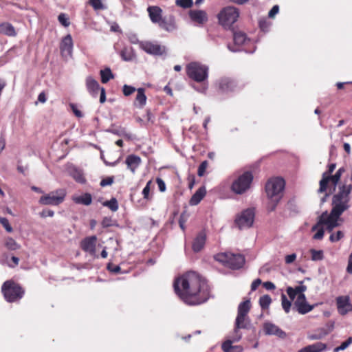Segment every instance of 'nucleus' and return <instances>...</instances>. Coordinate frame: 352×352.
Returning <instances> with one entry per match:
<instances>
[{"mask_svg":"<svg viewBox=\"0 0 352 352\" xmlns=\"http://www.w3.org/2000/svg\"><path fill=\"white\" fill-rule=\"evenodd\" d=\"M272 302L271 297L269 295H263L259 298V305L262 309H267Z\"/></svg>","mask_w":352,"mask_h":352,"instance_id":"obj_42","label":"nucleus"},{"mask_svg":"<svg viewBox=\"0 0 352 352\" xmlns=\"http://www.w3.org/2000/svg\"><path fill=\"white\" fill-rule=\"evenodd\" d=\"M158 25L161 28L167 32H173L177 29L175 19L173 15L162 18Z\"/></svg>","mask_w":352,"mask_h":352,"instance_id":"obj_22","label":"nucleus"},{"mask_svg":"<svg viewBox=\"0 0 352 352\" xmlns=\"http://www.w3.org/2000/svg\"><path fill=\"white\" fill-rule=\"evenodd\" d=\"M327 348V344L320 342L302 348L298 352H322Z\"/></svg>","mask_w":352,"mask_h":352,"instance_id":"obj_29","label":"nucleus"},{"mask_svg":"<svg viewBox=\"0 0 352 352\" xmlns=\"http://www.w3.org/2000/svg\"><path fill=\"white\" fill-rule=\"evenodd\" d=\"M250 320L248 316H237L235 320L234 332L232 333L234 335V341H239L242 338V333L239 331V329H248L250 328Z\"/></svg>","mask_w":352,"mask_h":352,"instance_id":"obj_14","label":"nucleus"},{"mask_svg":"<svg viewBox=\"0 0 352 352\" xmlns=\"http://www.w3.org/2000/svg\"><path fill=\"white\" fill-rule=\"evenodd\" d=\"M54 214V212L52 210H44L40 213V216L43 218L50 217H52Z\"/></svg>","mask_w":352,"mask_h":352,"instance_id":"obj_60","label":"nucleus"},{"mask_svg":"<svg viewBox=\"0 0 352 352\" xmlns=\"http://www.w3.org/2000/svg\"><path fill=\"white\" fill-rule=\"evenodd\" d=\"M310 253L311 255V260L314 261H321L324 258L323 251L322 250H316L314 249H311L310 250Z\"/></svg>","mask_w":352,"mask_h":352,"instance_id":"obj_44","label":"nucleus"},{"mask_svg":"<svg viewBox=\"0 0 352 352\" xmlns=\"http://www.w3.org/2000/svg\"><path fill=\"white\" fill-rule=\"evenodd\" d=\"M252 181V173L250 171H245L233 179L230 190L236 195H243L250 188Z\"/></svg>","mask_w":352,"mask_h":352,"instance_id":"obj_4","label":"nucleus"},{"mask_svg":"<svg viewBox=\"0 0 352 352\" xmlns=\"http://www.w3.org/2000/svg\"><path fill=\"white\" fill-rule=\"evenodd\" d=\"M343 236L344 234L342 233V232L338 231L336 233L331 234L329 240L331 242H336L340 240Z\"/></svg>","mask_w":352,"mask_h":352,"instance_id":"obj_51","label":"nucleus"},{"mask_svg":"<svg viewBox=\"0 0 352 352\" xmlns=\"http://www.w3.org/2000/svg\"><path fill=\"white\" fill-rule=\"evenodd\" d=\"M101 76V82L102 83L108 82L111 79L114 78L113 74L109 67H107L100 72Z\"/></svg>","mask_w":352,"mask_h":352,"instance_id":"obj_36","label":"nucleus"},{"mask_svg":"<svg viewBox=\"0 0 352 352\" xmlns=\"http://www.w3.org/2000/svg\"><path fill=\"white\" fill-rule=\"evenodd\" d=\"M279 11L278 6L276 5L272 7V8L270 10L268 13V16L270 18H273Z\"/></svg>","mask_w":352,"mask_h":352,"instance_id":"obj_61","label":"nucleus"},{"mask_svg":"<svg viewBox=\"0 0 352 352\" xmlns=\"http://www.w3.org/2000/svg\"><path fill=\"white\" fill-rule=\"evenodd\" d=\"M341 214H342L338 213L337 212H335L333 209L329 214L327 212H323L320 215L318 223L312 227L311 230L314 231L318 230L320 226L324 225L326 226L327 229L329 232H331L334 228L339 226L338 221Z\"/></svg>","mask_w":352,"mask_h":352,"instance_id":"obj_8","label":"nucleus"},{"mask_svg":"<svg viewBox=\"0 0 352 352\" xmlns=\"http://www.w3.org/2000/svg\"><path fill=\"white\" fill-rule=\"evenodd\" d=\"M120 55L122 59L126 61L131 60L134 57L132 49L128 48L123 49L120 52Z\"/></svg>","mask_w":352,"mask_h":352,"instance_id":"obj_40","label":"nucleus"},{"mask_svg":"<svg viewBox=\"0 0 352 352\" xmlns=\"http://www.w3.org/2000/svg\"><path fill=\"white\" fill-rule=\"evenodd\" d=\"M146 96L144 88H138L137 89V95L134 102V105L140 109L143 108L146 102Z\"/></svg>","mask_w":352,"mask_h":352,"instance_id":"obj_31","label":"nucleus"},{"mask_svg":"<svg viewBox=\"0 0 352 352\" xmlns=\"http://www.w3.org/2000/svg\"><path fill=\"white\" fill-rule=\"evenodd\" d=\"M264 331L267 335H274L279 338H284L286 333L282 331L278 326L270 323L266 322L264 324Z\"/></svg>","mask_w":352,"mask_h":352,"instance_id":"obj_23","label":"nucleus"},{"mask_svg":"<svg viewBox=\"0 0 352 352\" xmlns=\"http://www.w3.org/2000/svg\"><path fill=\"white\" fill-rule=\"evenodd\" d=\"M109 132H111L113 134H116L119 136L124 137L129 140L133 139L132 135L129 133H128L125 129L120 128L118 129H111L109 131Z\"/></svg>","mask_w":352,"mask_h":352,"instance_id":"obj_39","label":"nucleus"},{"mask_svg":"<svg viewBox=\"0 0 352 352\" xmlns=\"http://www.w3.org/2000/svg\"><path fill=\"white\" fill-rule=\"evenodd\" d=\"M89 3L96 10L107 9L106 6L102 3V0H89Z\"/></svg>","mask_w":352,"mask_h":352,"instance_id":"obj_43","label":"nucleus"},{"mask_svg":"<svg viewBox=\"0 0 352 352\" xmlns=\"http://www.w3.org/2000/svg\"><path fill=\"white\" fill-rule=\"evenodd\" d=\"M0 223L2 224V226L4 227V228L8 232H12V228L10 225V223L8 220L5 217H0Z\"/></svg>","mask_w":352,"mask_h":352,"instance_id":"obj_49","label":"nucleus"},{"mask_svg":"<svg viewBox=\"0 0 352 352\" xmlns=\"http://www.w3.org/2000/svg\"><path fill=\"white\" fill-rule=\"evenodd\" d=\"M296 254L295 253L287 255L285 258V261L286 264H291L295 261L296 259Z\"/></svg>","mask_w":352,"mask_h":352,"instance_id":"obj_57","label":"nucleus"},{"mask_svg":"<svg viewBox=\"0 0 352 352\" xmlns=\"http://www.w3.org/2000/svg\"><path fill=\"white\" fill-rule=\"evenodd\" d=\"M1 291L6 300L10 302L20 300L24 294L22 287L11 280H7L3 284Z\"/></svg>","mask_w":352,"mask_h":352,"instance_id":"obj_7","label":"nucleus"},{"mask_svg":"<svg viewBox=\"0 0 352 352\" xmlns=\"http://www.w3.org/2000/svg\"><path fill=\"white\" fill-rule=\"evenodd\" d=\"M58 20L59 23L64 27H68L70 24L69 19L67 14L65 13H60L58 16Z\"/></svg>","mask_w":352,"mask_h":352,"instance_id":"obj_48","label":"nucleus"},{"mask_svg":"<svg viewBox=\"0 0 352 352\" xmlns=\"http://www.w3.org/2000/svg\"><path fill=\"white\" fill-rule=\"evenodd\" d=\"M140 47L147 54L153 56H161L166 53V47L157 43L151 41H141Z\"/></svg>","mask_w":352,"mask_h":352,"instance_id":"obj_13","label":"nucleus"},{"mask_svg":"<svg viewBox=\"0 0 352 352\" xmlns=\"http://www.w3.org/2000/svg\"><path fill=\"white\" fill-rule=\"evenodd\" d=\"M186 74L193 80L202 82L208 78V67L199 63L192 62L186 65Z\"/></svg>","mask_w":352,"mask_h":352,"instance_id":"obj_6","label":"nucleus"},{"mask_svg":"<svg viewBox=\"0 0 352 352\" xmlns=\"http://www.w3.org/2000/svg\"><path fill=\"white\" fill-rule=\"evenodd\" d=\"M328 331L325 328H320L313 333H309L307 335V338L309 340H320L328 334Z\"/></svg>","mask_w":352,"mask_h":352,"instance_id":"obj_33","label":"nucleus"},{"mask_svg":"<svg viewBox=\"0 0 352 352\" xmlns=\"http://www.w3.org/2000/svg\"><path fill=\"white\" fill-rule=\"evenodd\" d=\"M173 287L177 295L189 305L204 303L210 298V287L206 280L195 272L176 278Z\"/></svg>","mask_w":352,"mask_h":352,"instance_id":"obj_1","label":"nucleus"},{"mask_svg":"<svg viewBox=\"0 0 352 352\" xmlns=\"http://www.w3.org/2000/svg\"><path fill=\"white\" fill-rule=\"evenodd\" d=\"M285 186V181L280 177L272 178L267 182L265 191L270 200L267 206V210L270 212L276 209L278 203L282 199Z\"/></svg>","mask_w":352,"mask_h":352,"instance_id":"obj_2","label":"nucleus"},{"mask_svg":"<svg viewBox=\"0 0 352 352\" xmlns=\"http://www.w3.org/2000/svg\"><path fill=\"white\" fill-rule=\"evenodd\" d=\"M345 172L344 168L342 167L340 168L337 172L335 173L334 175L331 176L330 175H328L327 173H324L322 174V178L320 181V188L318 189V192H324L327 189V185L329 182H331L333 185V190H335L336 187L339 182L340 177Z\"/></svg>","mask_w":352,"mask_h":352,"instance_id":"obj_11","label":"nucleus"},{"mask_svg":"<svg viewBox=\"0 0 352 352\" xmlns=\"http://www.w3.org/2000/svg\"><path fill=\"white\" fill-rule=\"evenodd\" d=\"M127 37H128L129 41L131 43H133V44L138 43L140 45V42L139 41L137 34H135L134 33H129V34H128Z\"/></svg>","mask_w":352,"mask_h":352,"instance_id":"obj_56","label":"nucleus"},{"mask_svg":"<svg viewBox=\"0 0 352 352\" xmlns=\"http://www.w3.org/2000/svg\"><path fill=\"white\" fill-rule=\"evenodd\" d=\"M125 162L127 165L128 168L131 170V171L134 173L136 168L139 166L141 163V159L140 157L135 155H129Z\"/></svg>","mask_w":352,"mask_h":352,"instance_id":"obj_30","label":"nucleus"},{"mask_svg":"<svg viewBox=\"0 0 352 352\" xmlns=\"http://www.w3.org/2000/svg\"><path fill=\"white\" fill-rule=\"evenodd\" d=\"M286 291H287V295L292 300H294L295 298V297L297 296V294L294 292V290L293 289V287H288L287 288Z\"/></svg>","mask_w":352,"mask_h":352,"instance_id":"obj_62","label":"nucleus"},{"mask_svg":"<svg viewBox=\"0 0 352 352\" xmlns=\"http://www.w3.org/2000/svg\"><path fill=\"white\" fill-rule=\"evenodd\" d=\"M352 190V185H342L339 188V191L333 197V208L335 212L342 214L350 207V193Z\"/></svg>","mask_w":352,"mask_h":352,"instance_id":"obj_3","label":"nucleus"},{"mask_svg":"<svg viewBox=\"0 0 352 352\" xmlns=\"http://www.w3.org/2000/svg\"><path fill=\"white\" fill-rule=\"evenodd\" d=\"M72 200L76 204L89 206L91 204L92 197L89 193H85L80 196H74Z\"/></svg>","mask_w":352,"mask_h":352,"instance_id":"obj_32","label":"nucleus"},{"mask_svg":"<svg viewBox=\"0 0 352 352\" xmlns=\"http://www.w3.org/2000/svg\"><path fill=\"white\" fill-rule=\"evenodd\" d=\"M4 245L8 250L12 251L17 250L21 248V245L12 237H7Z\"/></svg>","mask_w":352,"mask_h":352,"instance_id":"obj_37","label":"nucleus"},{"mask_svg":"<svg viewBox=\"0 0 352 352\" xmlns=\"http://www.w3.org/2000/svg\"><path fill=\"white\" fill-rule=\"evenodd\" d=\"M217 86L221 93L228 94L234 91L236 84L234 80L229 78H222L218 81Z\"/></svg>","mask_w":352,"mask_h":352,"instance_id":"obj_20","label":"nucleus"},{"mask_svg":"<svg viewBox=\"0 0 352 352\" xmlns=\"http://www.w3.org/2000/svg\"><path fill=\"white\" fill-rule=\"evenodd\" d=\"M206 194V189L204 186H201L192 196L189 204L191 206H196L200 203Z\"/></svg>","mask_w":352,"mask_h":352,"instance_id":"obj_28","label":"nucleus"},{"mask_svg":"<svg viewBox=\"0 0 352 352\" xmlns=\"http://www.w3.org/2000/svg\"><path fill=\"white\" fill-rule=\"evenodd\" d=\"M151 183H152L151 181H148L147 182L146 186L143 188L142 195H143V197L146 199H149V194H150V190H151Z\"/></svg>","mask_w":352,"mask_h":352,"instance_id":"obj_52","label":"nucleus"},{"mask_svg":"<svg viewBox=\"0 0 352 352\" xmlns=\"http://www.w3.org/2000/svg\"><path fill=\"white\" fill-rule=\"evenodd\" d=\"M156 182L157 184L160 191L164 192L166 190V184L162 179L157 177L156 179Z\"/></svg>","mask_w":352,"mask_h":352,"instance_id":"obj_58","label":"nucleus"},{"mask_svg":"<svg viewBox=\"0 0 352 352\" xmlns=\"http://www.w3.org/2000/svg\"><path fill=\"white\" fill-rule=\"evenodd\" d=\"M293 289L298 296L300 294H304V292L307 290V286H305V285L302 284V283H301L300 285H298L294 288L293 287Z\"/></svg>","mask_w":352,"mask_h":352,"instance_id":"obj_55","label":"nucleus"},{"mask_svg":"<svg viewBox=\"0 0 352 352\" xmlns=\"http://www.w3.org/2000/svg\"><path fill=\"white\" fill-rule=\"evenodd\" d=\"M281 305L284 311L287 314L289 313L292 306V302L287 298L284 294L281 295Z\"/></svg>","mask_w":352,"mask_h":352,"instance_id":"obj_46","label":"nucleus"},{"mask_svg":"<svg viewBox=\"0 0 352 352\" xmlns=\"http://www.w3.org/2000/svg\"><path fill=\"white\" fill-rule=\"evenodd\" d=\"M255 213L252 208L242 211L236 218L235 223L239 229L250 228L254 223Z\"/></svg>","mask_w":352,"mask_h":352,"instance_id":"obj_12","label":"nucleus"},{"mask_svg":"<svg viewBox=\"0 0 352 352\" xmlns=\"http://www.w3.org/2000/svg\"><path fill=\"white\" fill-rule=\"evenodd\" d=\"M352 344V337H349L347 340L343 342L339 346H337L333 349V352H339L340 351H344L346 348L349 347L350 344Z\"/></svg>","mask_w":352,"mask_h":352,"instance_id":"obj_47","label":"nucleus"},{"mask_svg":"<svg viewBox=\"0 0 352 352\" xmlns=\"http://www.w3.org/2000/svg\"><path fill=\"white\" fill-rule=\"evenodd\" d=\"M86 87L89 92L90 94H91L93 96L96 97L99 91L100 90V85L98 82L94 79L91 76H88L86 78Z\"/></svg>","mask_w":352,"mask_h":352,"instance_id":"obj_26","label":"nucleus"},{"mask_svg":"<svg viewBox=\"0 0 352 352\" xmlns=\"http://www.w3.org/2000/svg\"><path fill=\"white\" fill-rule=\"evenodd\" d=\"M122 90L124 95L126 96H129L135 91V88L130 85H124L123 86Z\"/></svg>","mask_w":352,"mask_h":352,"instance_id":"obj_50","label":"nucleus"},{"mask_svg":"<svg viewBox=\"0 0 352 352\" xmlns=\"http://www.w3.org/2000/svg\"><path fill=\"white\" fill-rule=\"evenodd\" d=\"M97 237L96 236H91L85 237L80 243L82 250L88 252L91 256L96 254V245Z\"/></svg>","mask_w":352,"mask_h":352,"instance_id":"obj_17","label":"nucleus"},{"mask_svg":"<svg viewBox=\"0 0 352 352\" xmlns=\"http://www.w3.org/2000/svg\"><path fill=\"white\" fill-rule=\"evenodd\" d=\"M346 272L349 274H352V253L350 254L349 261H348V265L346 267Z\"/></svg>","mask_w":352,"mask_h":352,"instance_id":"obj_64","label":"nucleus"},{"mask_svg":"<svg viewBox=\"0 0 352 352\" xmlns=\"http://www.w3.org/2000/svg\"><path fill=\"white\" fill-rule=\"evenodd\" d=\"M214 259L232 269H239L245 263V258L242 254L231 252L219 253L214 256Z\"/></svg>","mask_w":352,"mask_h":352,"instance_id":"obj_5","label":"nucleus"},{"mask_svg":"<svg viewBox=\"0 0 352 352\" xmlns=\"http://www.w3.org/2000/svg\"><path fill=\"white\" fill-rule=\"evenodd\" d=\"M251 303L250 300H246L239 305L237 316H248L250 311Z\"/></svg>","mask_w":352,"mask_h":352,"instance_id":"obj_35","label":"nucleus"},{"mask_svg":"<svg viewBox=\"0 0 352 352\" xmlns=\"http://www.w3.org/2000/svg\"><path fill=\"white\" fill-rule=\"evenodd\" d=\"M206 239V235L204 232H199L192 243V250L194 252H199L204 246Z\"/></svg>","mask_w":352,"mask_h":352,"instance_id":"obj_27","label":"nucleus"},{"mask_svg":"<svg viewBox=\"0 0 352 352\" xmlns=\"http://www.w3.org/2000/svg\"><path fill=\"white\" fill-rule=\"evenodd\" d=\"M338 311L340 315H346L352 311V303L348 296H340L336 298Z\"/></svg>","mask_w":352,"mask_h":352,"instance_id":"obj_15","label":"nucleus"},{"mask_svg":"<svg viewBox=\"0 0 352 352\" xmlns=\"http://www.w3.org/2000/svg\"><path fill=\"white\" fill-rule=\"evenodd\" d=\"M324 231L322 228L318 229L316 233L314 235L313 238L316 240H320L323 238Z\"/></svg>","mask_w":352,"mask_h":352,"instance_id":"obj_59","label":"nucleus"},{"mask_svg":"<svg viewBox=\"0 0 352 352\" xmlns=\"http://www.w3.org/2000/svg\"><path fill=\"white\" fill-rule=\"evenodd\" d=\"M188 15L191 21L198 25H203L208 21V14L204 10H191L189 11Z\"/></svg>","mask_w":352,"mask_h":352,"instance_id":"obj_19","label":"nucleus"},{"mask_svg":"<svg viewBox=\"0 0 352 352\" xmlns=\"http://www.w3.org/2000/svg\"><path fill=\"white\" fill-rule=\"evenodd\" d=\"M71 109L72 110L74 115L78 118H82L83 116L81 111L78 108L77 105L73 103L69 104Z\"/></svg>","mask_w":352,"mask_h":352,"instance_id":"obj_53","label":"nucleus"},{"mask_svg":"<svg viewBox=\"0 0 352 352\" xmlns=\"http://www.w3.org/2000/svg\"><path fill=\"white\" fill-rule=\"evenodd\" d=\"M261 284V280L260 278H257L254 280L251 285V290L255 291L257 287Z\"/></svg>","mask_w":352,"mask_h":352,"instance_id":"obj_63","label":"nucleus"},{"mask_svg":"<svg viewBox=\"0 0 352 352\" xmlns=\"http://www.w3.org/2000/svg\"><path fill=\"white\" fill-rule=\"evenodd\" d=\"M66 192L63 189H59L42 196L39 199V204L45 206H58L63 202Z\"/></svg>","mask_w":352,"mask_h":352,"instance_id":"obj_10","label":"nucleus"},{"mask_svg":"<svg viewBox=\"0 0 352 352\" xmlns=\"http://www.w3.org/2000/svg\"><path fill=\"white\" fill-rule=\"evenodd\" d=\"M104 206L108 207L111 211L116 212L118 209V204L116 198H111L109 201L103 203Z\"/></svg>","mask_w":352,"mask_h":352,"instance_id":"obj_41","label":"nucleus"},{"mask_svg":"<svg viewBox=\"0 0 352 352\" xmlns=\"http://www.w3.org/2000/svg\"><path fill=\"white\" fill-rule=\"evenodd\" d=\"M68 173L71 177H72L76 182L84 184L86 182L82 170L74 166H69L68 167Z\"/></svg>","mask_w":352,"mask_h":352,"instance_id":"obj_25","label":"nucleus"},{"mask_svg":"<svg viewBox=\"0 0 352 352\" xmlns=\"http://www.w3.org/2000/svg\"><path fill=\"white\" fill-rule=\"evenodd\" d=\"M233 39L235 45H241L246 42L248 38L245 33L236 32L233 34Z\"/></svg>","mask_w":352,"mask_h":352,"instance_id":"obj_38","label":"nucleus"},{"mask_svg":"<svg viewBox=\"0 0 352 352\" xmlns=\"http://www.w3.org/2000/svg\"><path fill=\"white\" fill-rule=\"evenodd\" d=\"M239 12L232 6L224 8L218 14L219 23L225 28H230L238 19Z\"/></svg>","mask_w":352,"mask_h":352,"instance_id":"obj_9","label":"nucleus"},{"mask_svg":"<svg viewBox=\"0 0 352 352\" xmlns=\"http://www.w3.org/2000/svg\"><path fill=\"white\" fill-rule=\"evenodd\" d=\"M175 5L184 9L190 8L193 5L192 0H175Z\"/></svg>","mask_w":352,"mask_h":352,"instance_id":"obj_45","label":"nucleus"},{"mask_svg":"<svg viewBox=\"0 0 352 352\" xmlns=\"http://www.w3.org/2000/svg\"><path fill=\"white\" fill-rule=\"evenodd\" d=\"M0 34H5L10 36L16 35L14 28L8 23L0 24Z\"/></svg>","mask_w":352,"mask_h":352,"instance_id":"obj_34","label":"nucleus"},{"mask_svg":"<svg viewBox=\"0 0 352 352\" xmlns=\"http://www.w3.org/2000/svg\"><path fill=\"white\" fill-rule=\"evenodd\" d=\"M234 335L232 334L229 339L226 340L221 346L222 350L224 352H243V348L241 345H232L233 342H237L238 341H234Z\"/></svg>","mask_w":352,"mask_h":352,"instance_id":"obj_21","label":"nucleus"},{"mask_svg":"<svg viewBox=\"0 0 352 352\" xmlns=\"http://www.w3.org/2000/svg\"><path fill=\"white\" fill-rule=\"evenodd\" d=\"M151 21L153 23H159L162 19V10L158 6H148L147 8Z\"/></svg>","mask_w":352,"mask_h":352,"instance_id":"obj_24","label":"nucleus"},{"mask_svg":"<svg viewBox=\"0 0 352 352\" xmlns=\"http://www.w3.org/2000/svg\"><path fill=\"white\" fill-rule=\"evenodd\" d=\"M60 50L63 56H72L73 50V41L72 36L67 34L61 41Z\"/></svg>","mask_w":352,"mask_h":352,"instance_id":"obj_18","label":"nucleus"},{"mask_svg":"<svg viewBox=\"0 0 352 352\" xmlns=\"http://www.w3.org/2000/svg\"><path fill=\"white\" fill-rule=\"evenodd\" d=\"M207 166H208L207 161H204L201 163V164L199 165V166L198 168V170H197V174L199 176L201 177V176L204 175Z\"/></svg>","mask_w":352,"mask_h":352,"instance_id":"obj_54","label":"nucleus"},{"mask_svg":"<svg viewBox=\"0 0 352 352\" xmlns=\"http://www.w3.org/2000/svg\"><path fill=\"white\" fill-rule=\"evenodd\" d=\"M294 306L298 312L300 314H306L309 313L315 307V305H311L307 302L305 294H300L297 296V298L294 302Z\"/></svg>","mask_w":352,"mask_h":352,"instance_id":"obj_16","label":"nucleus"}]
</instances>
